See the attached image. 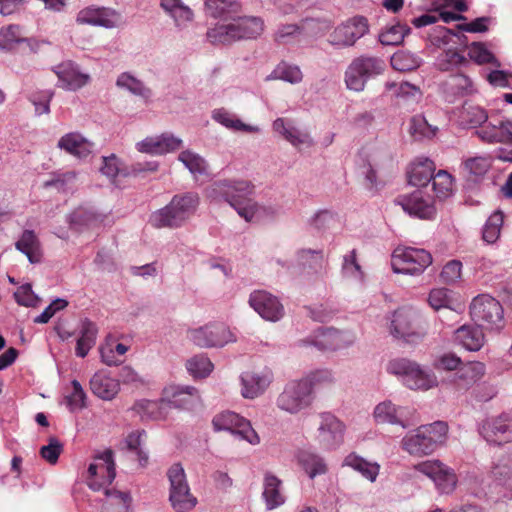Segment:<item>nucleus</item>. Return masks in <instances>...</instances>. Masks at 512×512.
<instances>
[{
    "instance_id": "f257e3e1",
    "label": "nucleus",
    "mask_w": 512,
    "mask_h": 512,
    "mask_svg": "<svg viewBox=\"0 0 512 512\" xmlns=\"http://www.w3.org/2000/svg\"><path fill=\"white\" fill-rule=\"evenodd\" d=\"M254 185L242 179H224L212 183L207 190V196L212 201H225L233 207L238 215L246 222L262 218L266 208L249 197L254 193Z\"/></svg>"
},
{
    "instance_id": "f03ea898",
    "label": "nucleus",
    "mask_w": 512,
    "mask_h": 512,
    "mask_svg": "<svg viewBox=\"0 0 512 512\" xmlns=\"http://www.w3.org/2000/svg\"><path fill=\"white\" fill-rule=\"evenodd\" d=\"M227 23H218L209 28L206 35L210 43L229 45L242 40H255L265 30V21L260 16H230Z\"/></svg>"
},
{
    "instance_id": "7ed1b4c3",
    "label": "nucleus",
    "mask_w": 512,
    "mask_h": 512,
    "mask_svg": "<svg viewBox=\"0 0 512 512\" xmlns=\"http://www.w3.org/2000/svg\"><path fill=\"white\" fill-rule=\"evenodd\" d=\"M199 201L195 192L176 194L166 206L151 213L149 223L157 229L181 228L195 214Z\"/></svg>"
},
{
    "instance_id": "20e7f679",
    "label": "nucleus",
    "mask_w": 512,
    "mask_h": 512,
    "mask_svg": "<svg viewBox=\"0 0 512 512\" xmlns=\"http://www.w3.org/2000/svg\"><path fill=\"white\" fill-rule=\"evenodd\" d=\"M448 438V425L444 421H435L421 425L406 433L401 440V448L413 457L433 454L443 446Z\"/></svg>"
},
{
    "instance_id": "39448f33",
    "label": "nucleus",
    "mask_w": 512,
    "mask_h": 512,
    "mask_svg": "<svg viewBox=\"0 0 512 512\" xmlns=\"http://www.w3.org/2000/svg\"><path fill=\"white\" fill-rule=\"evenodd\" d=\"M198 401L199 395L196 388L192 386L172 385L164 389V397L160 401L144 399L139 401L137 406L143 414L156 419L160 416L158 410L165 402H167L170 407L190 410Z\"/></svg>"
},
{
    "instance_id": "423d86ee",
    "label": "nucleus",
    "mask_w": 512,
    "mask_h": 512,
    "mask_svg": "<svg viewBox=\"0 0 512 512\" xmlns=\"http://www.w3.org/2000/svg\"><path fill=\"white\" fill-rule=\"evenodd\" d=\"M386 370L400 378L409 389L428 390L437 385V378L431 371L422 369L416 362L407 358L390 360Z\"/></svg>"
},
{
    "instance_id": "0eeeda50",
    "label": "nucleus",
    "mask_w": 512,
    "mask_h": 512,
    "mask_svg": "<svg viewBox=\"0 0 512 512\" xmlns=\"http://www.w3.org/2000/svg\"><path fill=\"white\" fill-rule=\"evenodd\" d=\"M385 68V61L380 57L359 56L350 63L345 71L346 86L350 90L360 92L368 80L383 74Z\"/></svg>"
},
{
    "instance_id": "6e6552de",
    "label": "nucleus",
    "mask_w": 512,
    "mask_h": 512,
    "mask_svg": "<svg viewBox=\"0 0 512 512\" xmlns=\"http://www.w3.org/2000/svg\"><path fill=\"white\" fill-rule=\"evenodd\" d=\"M430 252L422 248L399 246L391 256V267L394 273L410 276L421 275L432 264Z\"/></svg>"
},
{
    "instance_id": "1a4fd4ad",
    "label": "nucleus",
    "mask_w": 512,
    "mask_h": 512,
    "mask_svg": "<svg viewBox=\"0 0 512 512\" xmlns=\"http://www.w3.org/2000/svg\"><path fill=\"white\" fill-rule=\"evenodd\" d=\"M187 333L189 340L200 348H221L237 341L236 331L220 322L189 329Z\"/></svg>"
},
{
    "instance_id": "9d476101",
    "label": "nucleus",
    "mask_w": 512,
    "mask_h": 512,
    "mask_svg": "<svg viewBox=\"0 0 512 512\" xmlns=\"http://www.w3.org/2000/svg\"><path fill=\"white\" fill-rule=\"evenodd\" d=\"M389 332L393 338L411 346L420 344L426 335V331L415 324V312L405 307L392 313Z\"/></svg>"
},
{
    "instance_id": "9b49d317",
    "label": "nucleus",
    "mask_w": 512,
    "mask_h": 512,
    "mask_svg": "<svg viewBox=\"0 0 512 512\" xmlns=\"http://www.w3.org/2000/svg\"><path fill=\"white\" fill-rule=\"evenodd\" d=\"M170 483L169 500L177 512H186L194 508L197 499L190 492L186 473L180 463H174L167 471Z\"/></svg>"
},
{
    "instance_id": "f8f14e48",
    "label": "nucleus",
    "mask_w": 512,
    "mask_h": 512,
    "mask_svg": "<svg viewBox=\"0 0 512 512\" xmlns=\"http://www.w3.org/2000/svg\"><path fill=\"white\" fill-rule=\"evenodd\" d=\"M355 340V334L351 331H341L328 327L317 329L311 335L299 340L298 345L302 347H315L321 351H335L351 346Z\"/></svg>"
},
{
    "instance_id": "ddd939ff",
    "label": "nucleus",
    "mask_w": 512,
    "mask_h": 512,
    "mask_svg": "<svg viewBox=\"0 0 512 512\" xmlns=\"http://www.w3.org/2000/svg\"><path fill=\"white\" fill-rule=\"evenodd\" d=\"M470 314L475 322L486 325L490 330L500 331L504 327L503 308L498 300L490 295L475 297L470 305Z\"/></svg>"
},
{
    "instance_id": "4468645a",
    "label": "nucleus",
    "mask_w": 512,
    "mask_h": 512,
    "mask_svg": "<svg viewBox=\"0 0 512 512\" xmlns=\"http://www.w3.org/2000/svg\"><path fill=\"white\" fill-rule=\"evenodd\" d=\"M413 468L431 479L440 494L448 495L456 489L458 479L454 469L438 459L422 461Z\"/></svg>"
},
{
    "instance_id": "2eb2a0df",
    "label": "nucleus",
    "mask_w": 512,
    "mask_h": 512,
    "mask_svg": "<svg viewBox=\"0 0 512 512\" xmlns=\"http://www.w3.org/2000/svg\"><path fill=\"white\" fill-rule=\"evenodd\" d=\"M369 29L368 19L364 16L356 15L335 27L329 34L328 41L332 46L338 48L351 47L368 34Z\"/></svg>"
},
{
    "instance_id": "dca6fc26",
    "label": "nucleus",
    "mask_w": 512,
    "mask_h": 512,
    "mask_svg": "<svg viewBox=\"0 0 512 512\" xmlns=\"http://www.w3.org/2000/svg\"><path fill=\"white\" fill-rule=\"evenodd\" d=\"M312 401L313 394L309 390L308 384L299 379L286 384L276 403L279 409L296 414L308 408Z\"/></svg>"
},
{
    "instance_id": "f3484780",
    "label": "nucleus",
    "mask_w": 512,
    "mask_h": 512,
    "mask_svg": "<svg viewBox=\"0 0 512 512\" xmlns=\"http://www.w3.org/2000/svg\"><path fill=\"white\" fill-rule=\"evenodd\" d=\"M416 410L408 406H398L391 400L378 403L373 411V418L377 424L398 425L408 429L416 423Z\"/></svg>"
},
{
    "instance_id": "a211bd4d",
    "label": "nucleus",
    "mask_w": 512,
    "mask_h": 512,
    "mask_svg": "<svg viewBox=\"0 0 512 512\" xmlns=\"http://www.w3.org/2000/svg\"><path fill=\"white\" fill-rule=\"evenodd\" d=\"M248 304L265 321L275 323L285 316V307L280 297L264 289L252 291Z\"/></svg>"
},
{
    "instance_id": "6ab92c4d",
    "label": "nucleus",
    "mask_w": 512,
    "mask_h": 512,
    "mask_svg": "<svg viewBox=\"0 0 512 512\" xmlns=\"http://www.w3.org/2000/svg\"><path fill=\"white\" fill-rule=\"evenodd\" d=\"M320 423L316 432V441L326 451L338 449L344 442L345 425L335 415L324 412L319 415Z\"/></svg>"
},
{
    "instance_id": "aec40b11",
    "label": "nucleus",
    "mask_w": 512,
    "mask_h": 512,
    "mask_svg": "<svg viewBox=\"0 0 512 512\" xmlns=\"http://www.w3.org/2000/svg\"><path fill=\"white\" fill-rule=\"evenodd\" d=\"M478 432L488 443L501 445L512 441V416L501 413L486 417L478 424Z\"/></svg>"
},
{
    "instance_id": "412c9836",
    "label": "nucleus",
    "mask_w": 512,
    "mask_h": 512,
    "mask_svg": "<svg viewBox=\"0 0 512 512\" xmlns=\"http://www.w3.org/2000/svg\"><path fill=\"white\" fill-rule=\"evenodd\" d=\"M213 426L217 431H229L252 445L260 442V438L250 422L235 412L225 411L218 414L213 419Z\"/></svg>"
},
{
    "instance_id": "4be33fe9",
    "label": "nucleus",
    "mask_w": 512,
    "mask_h": 512,
    "mask_svg": "<svg viewBox=\"0 0 512 512\" xmlns=\"http://www.w3.org/2000/svg\"><path fill=\"white\" fill-rule=\"evenodd\" d=\"M394 202L401 206L408 215L420 219H431L436 212L432 197L422 189L399 195Z\"/></svg>"
},
{
    "instance_id": "5701e85b",
    "label": "nucleus",
    "mask_w": 512,
    "mask_h": 512,
    "mask_svg": "<svg viewBox=\"0 0 512 512\" xmlns=\"http://www.w3.org/2000/svg\"><path fill=\"white\" fill-rule=\"evenodd\" d=\"M96 463H91L88 467V486L94 491L106 489L115 479V463L113 460V452L111 450L104 451L97 457Z\"/></svg>"
},
{
    "instance_id": "b1692460",
    "label": "nucleus",
    "mask_w": 512,
    "mask_h": 512,
    "mask_svg": "<svg viewBox=\"0 0 512 512\" xmlns=\"http://www.w3.org/2000/svg\"><path fill=\"white\" fill-rule=\"evenodd\" d=\"M273 372L264 367L258 371H245L240 375L241 395L246 399H255L262 395L273 381Z\"/></svg>"
},
{
    "instance_id": "393cba45",
    "label": "nucleus",
    "mask_w": 512,
    "mask_h": 512,
    "mask_svg": "<svg viewBox=\"0 0 512 512\" xmlns=\"http://www.w3.org/2000/svg\"><path fill=\"white\" fill-rule=\"evenodd\" d=\"M119 20V15L113 9L94 5L81 9L76 17V21L79 24L101 26L104 28L116 27Z\"/></svg>"
},
{
    "instance_id": "a878e982",
    "label": "nucleus",
    "mask_w": 512,
    "mask_h": 512,
    "mask_svg": "<svg viewBox=\"0 0 512 512\" xmlns=\"http://www.w3.org/2000/svg\"><path fill=\"white\" fill-rule=\"evenodd\" d=\"M54 72L58 77V86L68 91H76L90 81V75L83 73L79 66L71 61L57 65Z\"/></svg>"
},
{
    "instance_id": "bb28decb",
    "label": "nucleus",
    "mask_w": 512,
    "mask_h": 512,
    "mask_svg": "<svg viewBox=\"0 0 512 512\" xmlns=\"http://www.w3.org/2000/svg\"><path fill=\"white\" fill-rule=\"evenodd\" d=\"M475 134L485 143H508L512 140V122L500 119L487 120Z\"/></svg>"
},
{
    "instance_id": "cd10ccee",
    "label": "nucleus",
    "mask_w": 512,
    "mask_h": 512,
    "mask_svg": "<svg viewBox=\"0 0 512 512\" xmlns=\"http://www.w3.org/2000/svg\"><path fill=\"white\" fill-rule=\"evenodd\" d=\"M90 390L97 398L113 400L120 391V380L112 377L106 370L95 372L89 381Z\"/></svg>"
},
{
    "instance_id": "c85d7f7f",
    "label": "nucleus",
    "mask_w": 512,
    "mask_h": 512,
    "mask_svg": "<svg viewBox=\"0 0 512 512\" xmlns=\"http://www.w3.org/2000/svg\"><path fill=\"white\" fill-rule=\"evenodd\" d=\"M182 140L173 134L164 133L159 136L147 137L136 144L137 150L152 155H162L179 149Z\"/></svg>"
},
{
    "instance_id": "c756f323",
    "label": "nucleus",
    "mask_w": 512,
    "mask_h": 512,
    "mask_svg": "<svg viewBox=\"0 0 512 512\" xmlns=\"http://www.w3.org/2000/svg\"><path fill=\"white\" fill-rule=\"evenodd\" d=\"M295 457L297 464L311 480L325 475L329 470L326 459L314 450L307 448L298 449Z\"/></svg>"
},
{
    "instance_id": "7c9ffc66",
    "label": "nucleus",
    "mask_w": 512,
    "mask_h": 512,
    "mask_svg": "<svg viewBox=\"0 0 512 512\" xmlns=\"http://www.w3.org/2000/svg\"><path fill=\"white\" fill-rule=\"evenodd\" d=\"M57 147L79 159H85L92 153L94 144L82 134L70 132L58 140Z\"/></svg>"
},
{
    "instance_id": "2f4dec72",
    "label": "nucleus",
    "mask_w": 512,
    "mask_h": 512,
    "mask_svg": "<svg viewBox=\"0 0 512 512\" xmlns=\"http://www.w3.org/2000/svg\"><path fill=\"white\" fill-rule=\"evenodd\" d=\"M443 93L446 101L452 103L460 97L472 95L476 92L473 81L465 74L451 75L443 83Z\"/></svg>"
},
{
    "instance_id": "473e14b6",
    "label": "nucleus",
    "mask_w": 512,
    "mask_h": 512,
    "mask_svg": "<svg viewBox=\"0 0 512 512\" xmlns=\"http://www.w3.org/2000/svg\"><path fill=\"white\" fill-rule=\"evenodd\" d=\"M272 128L294 147H299L300 145L311 146L313 143L309 134L300 131L291 120L277 118L273 121Z\"/></svg>"
},
{
    "instance_id": "72a5a7b5",
    "label": "nucleus",
    "mask_w": 512,
    "mask_h": 512,
    "mask_svg": "<svg viewBox=\"0 0 512 512\" xmlns=\"http://www.w3.org/2000/svg\"><path fill=\"white\" fill-rule=\"evenodd\" d=\"M211 118L221 126L233 132L259 133L261 129L257 125L245 124L236 114L226 108L214 109Z\"/></svg>"
},
{
    "instance_id": "f704fd0d",
    "label": "nucleus",
    "mask_w": 512,
    "mask_h": 512,
    "mask_svg": "<svg viewBox=\"0 0 512 512\" xmlns=\"http://www.w3.org/2000/svg\"><path fill=\"white\" fill-rule=\"evenodd\" d=\"M485 373V366L481 362L463 364L454 373L453 383L458 390H467L474 385Z\"/></svg>"
},
{
    "instance_id": "c9c22d12",
    "label": "nucleus",
    "mask_w": 512,
    "mask_h": 512,
    "mask_svg": "<svg viewBox=\"0 0 512 512\" xmlns=\"http://www.w3.org/2000/svg\"><path fill=\"white\" fill-rule=\"evenodd\" d=\"M454 340L468 351H478L485 342L483 330L478 325H463L454 333Z\"/></svg>"
},
{
    "instance_id": "e433bc0d",
    "label": "nucleus",
    "mask_w": 512,
    "mask_h": 512,
    "mask_svg": "<svg viewBox=\"0 0 512 512\" xmlns=\"http://www.w3.org/2000/svg\"><path fill=\"white\" fill-rule=\"evenodd\" d=\"M434 162L427 157H418L410 165L408 180L413 186H426L433 178Z\"/></svg>"
},
{
    "instance_id": "4c0bfd02",
    "label": "nucleus",
    "mask_w": 512,
    "mask_h": 512,
    "mask_svg": "<svg viewBox=\"0 0 512 512\" xmlns=\"http://www.w3.org/2000/svg\"><path fill=\"white\" fill-rule=\"evenodd\" d=\"M343 466L350 467L371 483L377 480L381 469L378 462L369 461L355 452L348 454L344 458Z\"/></svg>"
},
{
    "instance_id": "58836bf2",
    "label": "nucleus",
    "mask_w": 512,
    "mask_h": 512,
    "mask_svg": "<svg viewBox=\"0 0 512 512\" xmlns=\"http://www.w3.org/2000/svg\"><path fill=\"white\" fill-rule=\"evenodd\" d=\"M488 120L487 111L472 103H464L458 115V123L465 129H480Z\"/></svg>"
},
{
    "instance_id": "ea45409f",
    "label": "nucleus",
    "mask_w": 512,
    "mask_h": 512,
    "mask_svg": "<svg viewBox=\"0 0 512 512\" xmlns=\"http://www.w3.org/2000/svg\"><path fill=\"white\" fill-rule=\"evenodd\" d=\"M341 276L350 283L362 286L365 282V273L358 261L356 249L348 251L342 257Z\"/></svg>"
},
{
    "instance_id": "a19ab883",
    "label": "nucleus",
    "mask_w": 512,
    "mask_h": 512,
    "mask_svg": "<svg viewBox=\"0 0 512 512\" xmlns=\"http://www.w3.org/2000/svg\"><path fill=\"white\" fill-rule=\"evenodd\" d=\"M281 480L270 472H266L263 481V499L268 510H273L285 502V497L280 491Z\"/></svg>"
},
{
    "instance_id": "79ce46f5",
    "label": "nucleus",
    "mask_w": 512,
    "mask_h": 512,
    "mask_svg": "<svg viewBox=\"0 0 512 512\" xmlns=\"http://www.w3.org/2000/svg\"><path fill=\"white\" fill-rule=\"evenodd\" d=\"M161 7L178 27H185L193 19L192 10L182 0H161Z\"/></svg>"
},
{
    "instance_id": "37998d69",
    "label": "nucleus",
    "mask_w": 512,
    "mask_h": 512,
    "mask_svg": "<svg viewBox=\"0 0 512 512\" xmlns=\"http://www.w3.org/2000/svg\"><path fill=\"white\" fill-rule=\"evenodd\" d=\"M15 246L27 256L30 263L35 264L41 261L40 243L33 230H25Z\"/></svg>"
},
{
    "instance_id": "c03bdc74",
    "label": "nucleus",
    "mask_w": 512,
    "mask_h": 512,
    "mask_svg": "<svg viewBox=\"0 0 512 512\" xmlns=\"http://www.w3.org/2000/svg\"><path fill=\"white\" fill-rule=\"evenodd\" d=\"M96 325L85 319L81 324L80 336L77 339L75 353L78 357L84 358L96 343Z\"/></svg>"
},
{
    "instance_id": "a18cd8bd",
    "label": "nucleus",
    "mask_w": 512,
    "mask_h": 512,
    "mask_svg": "<svg viewBox=\"0 0 512 512\" xmlns=\"http://www.w3.org/2000/svg\"><path fill=\"white\" fill-rule=\"evenodd\" d=\"M116 85L121 89L129 91L133 95L143 98L145 101H148L152 97L151 89L128 72L121 73L118 76Z\"/></svg>"
},
{
    "instance_id": "49530a36",
    "label": "nucleus",
    "mask_w": 512,
    "mask_h": 512,
    "mask_svg": "<svg viewBox=\"0 0 512 512\" xmlns=\"http://www.w3.org/2000/svg\"><path fill=\"white\" fill-rule=\"evenodd\" d=\"M207 12L214 18L228 19L231 13L241 10L239 0H205Z\"/></svg>"
},
{
    "instance_id": "de8ad7c7",
    "label": "nucleus",
    "mask_w": 512,
    "mask_h": 512,
    "mask_svg": "<svg viewBox=\"0 0 512 512\" xmlns=\"http://www.w3.org/2000/svg\"><path fill=\"white\" fill-rule=\"evenodd\" d=\"M422 63L423 59L418 54L407 50H399L391 57V66L400 72L416 70Z\"/></svg>"
},
{
    "instance_id": "09e8293b",
    "label": "nucleus",
    "mask_w": 512,
    "mask_h": 512,
    "mask_svg": "<svg viewBox=\"0 0 512 512\" xmlns=\"http://www.w3.org/2000/svg\"><path fill=\"white\" fill-rule=\"evenodd\" d=\"M267 80H283L291 84H298L303 79L299 66L288 62H280L275 69L267 76Z\"/></svg>"
},
{
    "instance_id": "8fccbe9b",
    "label": "nucleus",
    "mask_w": 512,
    "mask_h": 512,
    "mask_svg": "<svg viewBox=\"0 0 512 512\" xmlns=\"http://www.w3.org/2000/svg\"><path fill=\"white\" fill-rule=\"evenodd\" d=\"M438 128L428 123L423 115H415L409 123V132L414 140L431 139L436 135Z\"/></svg>"
},
{
    "instance_id": "3c124183",
    "label": "nucleus",
    "mask_w": 512,
    "mask_h": 512,
    "mask_svg": "<svg viewBox=\"0 0 512 512\" xmlns=\"http://www.w3.org/2000/svg\"><path fill=\"white\" fill-rule=\"evenodd\" d=\"M410 33V27L407 24L396 23L387 26L379 35V41L383 45L395 46L402 43L405 36Z\"/></svg>"
},
{
    "instance_id": "603ef678",
    "label": "nucleus",
    "mask_w": 512,
    "mask_h": 512,
    "mask_svg": "<svg viewBox=\"0 0 512 512\" xmlns=\"http://www.w3.org/2000/svg\"><path fill=\"white\" fill-rule=\"evenodd\" d=\"M53 97L54 91L51 89L34 90L27 95L28 101L34 106L36 116L50 113V102Z\"/></svg>"
},
{
    "instance_id": "864d4df0",
    "label": "nucleus",
    "mask_w": 512,
    "mask_h": 512,
    "mask_svg": "<svg viewBox=\"0 0 512 512\" xmlns=\"http://www.w3.org/2000/svg\"><path fill=\"white\" fill-rule=\"evenodd\" d=\"M68 222L71 229L81 231L94 226L98 222V215L89 209L79 207L68 216Z\"/></svg>"
},
{
    "instance_id": "5fc2aeb1",
    "label": "nucleus",
    "mask_w": 512,
    "mask_h": 512,
    "mask_svg": "<svg viewBox=\"0 0 512 512\" xmlns=\"http://www.w3.org/2000/svg\"><path fill=\"white\" fill-rule=\"evenodd\" d=\"M467 63L466 58L456 49H448L441 52L435 61L438 70L446 72Z\"/></svg>"
},
{
    "instance_id": "6e6d98bb",
    "label": "nucleus",
    "mask_w": 512,
    "mask_h": 512,
    "mask_svg": "<svg viewBox=\"0 0 512 512\" xmlns=\"http://www.w3.org/2000/svg\"><path fill=\"white\" fill-rule=\"evenodd\" d=\"M296 260L303 269L308 268L317 271L323 266V251L320 249H302L297 252Z\"/></svg>"
},
{
    "instance_id": "4d7b16f0",
    "label": "nucleus",
    "mask_w": 512,
    "mask_h": 512,
    "mask_svg": "<svg viewBox=\"0 0 512 512\" xmlns=\"http://www.w3.org/2000/svg\"><path fill=\"white\" fill-rule=\"evenodd\" d=\"M186 368L194 378H205L212 372L214 366L206 355L200 354L187 360Z\"/></svg>"
},
{
    "instance_id": "13d9d810",
    "label": "nucleus",
    "mask_w": 512,
    "mask_h": 512,
    "mask_svg": "<svg viewBox=\"0 0 512 512\" xmlns=\"http://www.w3.org/2000/svg\"><path fill=\"white\" fill-rule=\"evenodd\" d=\"M178 159L193 175H203L207 172L205 159L191 150L182 151Z\"/></svg>"
},
{
    "instance_id": "bf43d9fd",
    "label": "nucleus",
    "mask_w": 512,
    "mask_h": 512,
    "mask_svg": "<svg viewBox=\"0 0 512 512\" xmlns=\"http://www.w3.org/2000/svg\"><path fill=\"white\" fill-rule=\"evenodd\" d=\"M71 387V393L65 397L69 411L75 412L84 409L87 406V394L81 383L78 380L73 379L71 381Z\"/></svg>"
},
{
    "instance_id": "052dcab7",
    "label": "nucleus",
    "mask_w": 512,
    "mask_h": 512,
    "mask_svg": "<svg viewBox=\"0 0 512 512\" xmlns=\"http://www.w3.org/2000/svg\"><path fill=\"white\" fill-rule=\"evenodd\" d=\"M77 174L74 171L56 173L50 180L44 182L45 188H55L59 192H68L75 186Z\"/></svg>"
},
{
    "instance_id": "680f3d73",
    "label": "nucleus",
    "mask_w": 512,
    "mask_h": 512,
    "mask_svg": "<svg viewBox=\"0 0 512 512\" xmlns=\"http://www.w3.org/2000/svg\"><path fill=\"white\" fill-rule=\"evenodd\" d=\"M503 225V214L500 211L494 212L486 221L482 237L489 244L495 243L500 236L501 227Z\"/></svg>"
},
{
    "instance_id": "e2e57ef3",
    "label": "nucleus",
    "mask_w": 512,
    "mask_h": 512,
    "mask_svg": "<svg viewBox=\"0 0 512 512\" xmlns=\"http://www.w3.org/2000/svg\"><path fill=\"white\" fill-rule=\"evenodd\" d=\"M468 55L477 64H493L499 66V62L485 43L473 42L468 48Z\"/></svg>"
},
{
    "instance_id": "0e129e2a",
    "label": "nucleus",
    "mask_w": 512,
    "mask_h": 512,
    "mask_svg": "<svg viewBox=\"0 0 512 512\" xmlns=\"http://www.w3.org/2000/svg\"><path fill=\"white\" fill-rule=\"evenodd\" d=\"M145 436L146 433L144 430H136L128 434L125 438V445L127 449L137 455L141 466H145L148 463V454L141 448L143 438Z\"/></svg>"
},
{
    "instance_id": "69168bd1",
    "label": "nucleus",
    "mask_w": 512,
    "mask_h": 512,
    "mask_svg": "<svg viewBox=\"0 0 512 512\" xmlns=\"http://www.w3.org/2000/svg\"><path fill=\"white\" fill-rule=\"evenodd\" d=\"M64 450L63 443L56 437H49L48 443L40 448V456L49 464L55 465Z\"/></svg>"
},
{
    "instance_id": "338daca9",
    "label": "nucleus",
    "mask_w": 512,
    "mask_h": 512,
    "mask_svg": "<svg viewBox=\"0 0 512 512\" xmlns=\"http://www.w3.org/2000/svg\"><path fill=\"white\" fill-rule=\"evenodd\" d=\"M302 33V28L297 24L279 25L274 33V41L278 44H289L295 41Z\"/></svg>"
},
{
    "instance_id": "774afa93",
    "label": "nucleus",
    "mask_w": 512,
    "mask_h": 512,
    "mask_svg": "<svg viewBox=\"0 0 512 512\" xmlns=\"http://www.w3.org/2000/svg\"><path fill=\"white\" fill-rule=\"evenodd\" d=\"M491 161L487 157L476 156L463 162V169L472 176H483L490 168Z\"/></svg>"
}]
</instances>
